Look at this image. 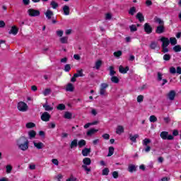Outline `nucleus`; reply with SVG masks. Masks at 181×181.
<instances>
[{
    "mask_svg": "<svg viewBox=\"0 0 181 181\" xmlns=\"http://www.w3.org/2000/svg\"><path fill=\"white\" fill-rule=\"evenodd\" d=\"M16 145L19 151L25 152L29 149V140L28 137L21 136L16 140Z\"/></svg>",
    "mask_w": 181,
    "mask_h": 181,
    "instance_id": "nucleus-1",
    "label": "nucleus"
},
{
    "mask_svg": "<svg viewBox=\"0 0 181 181\" xmlns=\"http://www.w3.org/2000/svg\"><path fill=\"white\" fill-rule=\"evenodd\" d=\"M26 13L28 15V16H30V18H37L40 16V11L33 8H28Z\"/></svg>",
    "mask_w": 181,
    "mask_h": 181,
    "instance_id": "nucleus-2",
    "label": "nucleus"
},
{
    "mask_svg": "<svg viewBox=\"0 0 181 181\" xmlns=\"http://www.w3.org/2000/svg\"><path fill=\"white\" fill-rule=\"evenodd\" d=\"M17 108L18 111H21V112H26V111H28V110L29 109V107L25 103L19 102L17 105Z\"/></svg>",
    "mask_w": 181,
    "mask_h": 181,
    "instance_id": "nucleus-3",
    "label": "nucleus"
},
{
    "mask_svg": "<svg viewBox=\"0 0 181 181\" xmlns=\"http://www.w3.org/2000/svg\"><path fill=\"white\" fill-rule=\"evenodd\" d=\"M78 77H84V74H83V69L78 70L74 76L71 78V83H76V78Z\"/></svg>",
    "mask_w": 181,
    "mask_h": 181,
    "instance_id": "nucleus-4",
    "label": "nucleus"
},
{
    "mask_svg": "<svg viewBox=\"0 0 181 181\" xmlns=\"http://www.w3.org/2000/svg\"><path fill=\"white\" fill-rule=\"evenodd\" d=\"M167 100L169 101H175V98H176V90H171L166 94Z\"/></svg>",
    "mask_w": 181,
    "mask_h": 181,
    "instance_id": "nucleus-5",
    "label": "nucleus"
},
{
    "mask_svg": "<svg viewBox=\"0 0 181 181\" xmlns=\"http://www.w3.org/2000/svg\"><path fill=\"white\" fill-rule=\"evenodd\" d=\"M160 136L162 139L164 140L168 139V141H172L174 139L173 136L169 135V132H162L160 134Z\"/></svg>",
    "mask_w": 181,
    "mask_h": 181,
    "instance_id": "nucleus-6",
    "label": "nucleus"
},
{
    "mask_svg": "<svg viewBox=\"0 0 181 181\" xmlns=\"http://www.w3.org/2000/svg\"><path fill=\"white\" fill-rule=\"evenodd\" d=\"M107 88H108V83H102L100 85V95H107Z\"/></svg>",
    "mask_w": 181,
    "mask_h": 181,
    "instance_id": "nucleus-7",
    "label": "nucleus"
},
{
    "mask_svg": "<svg viewBox=\"0 0 181 181\" xmlns=\"http://www.w3.org/2000/svg\"><path fill=\"white\" fill-rule=\"evenodd\" d=\"M33 144L36 149H43V148H45V144L42 141L35 140L33 141Z\"/></svg>",
    "mask_w": 181,
    "mask_h": 181,
    "instance_id": "nucleus-8",
    "label": "nucleus"
},
{
    "mask_svg": "<svg viewBox=\"0 0 181 181\" xmlns=\"http://www.w3.org/2000/svg\"><path fill=\"white\" fill-rule=\"evenodd\" d=\"M19 32V28L16 27V25H13L11 28V30L8 31L9 35H13L14 36H16L18 35V33Z\"/></svg>",
    "mask_w": 181,
    "mask_h": 181,
    "instance_id": "nucleus-9",
    "label": "nucleus"
},
{
    "mask_svg": "<svg viewBox=\"0 0 181 181\" xmlns=\"http://www.w3.org/2000/svg\"><path fill=\"white\" fill-rule=\"evenodd\" d=\"M138 138H139V134H129V139L131 141V142H133V144H136V139H138Z\"/></svg>",
    "mask_w": 181,
    "mask_h": 181,
    "instance_id": "nucleus-10",
    "label": "nucleus"
},
{
    "mask_svg": "<svg viewBox=\"0 0 181 181\" xmlns=\"http://www.w3.org/2000/svg\"><path fill=\"white\" fill-rule=\"evenodd\" d=\"M41 119L42 121H45V122L50 121V115L47 112H44L41 115Z\"/></svg>",
    "mask_w": 181,
    "mask_h": 181,
    "instance_id": "nucleus-11",
    "label": "nucleus"
},
{
    "mask_svg": "<svg viewBox=\"0 0 181 181\" xmlns=\"http://www.w3.org/2000/svg\"><path fill=\"white\" fill-rule=\"evenodd\" d=\"M124 131H125V127H124V126H122V125H118L116 127V134L117 135H121V134H124Z\"/></svg>",
    "mask_w": 181,
    "mask_h": 181,
    "instance_id": "nucleus-12",
    "label": "nucleus"
},
{
    "mask_svg": "<svg viewBox=\"0 0 181 181\" xmlns=\"http://www.w3.org/2000/svg\"><path fill=\"white\" fill-rule=\"evenodd\" d=\"M62 11L65 16H69V15H70V6H69L68 5H64L62 6Z\"/></svg>",
    "mask_w": 181,
    "mask_h": 181,
    "instance_id": "nucleus-13",
    "label": "nucleus"
},
{
    "mask_svg": "<svg viewBox=\"0 0 181 181\" xmlns=\"http://www.w3.org/2000/svg\"><path fill=\"white\" fill-rule=\"evenodd\" d=\"M144 31L146 32V33H147L148 35L152 33V27L151 26V25H149V23H146L144 24Z\"/></svg>",
    "mask_w": 181,
    "mask_h": 181,
    "instance_id": "nucleus-14",
    "label": "nucleus"
},
{
    "mask_svg": "<svg viewBox=\"0 0 181 181\" xmlns=\"http://www.w3.org/2000/svg\"><path fill=\"white\" fill-rule=\"evenodd\" d=\"M160 42H162L161 46H169V43H170L169 38L166 37H161L160 39Z\"/></svg>",
    "mask_w": 181,
    "mask_h": 181,
    "instance_id": "nucleus-15",
    "label": "nucleus"
},
{
    "mask_svg": "<svg viewBox=\"0 0 181 181\" xmlns=\"http://www.w3.org/2000/svg\"><path fill=\"white\" fill-rule=\"evenodd\" d=\"M45 15L47 19L50 21V19H52V17L54 15V13H53V11L52 10L47 9V12H45Z\"/></svg>",
    "mask_w": 181,
    "mask_h": 181,
    "instance_id": "nucleus-16",
    "label": "nucleus"
},
{
    "mask_svg": "<svg viewBox=\"0 0 181 181\" xmlns=\"http://www.w3.org/2000/svg\"><path fill=\"white\" fill-rule=\"evenodd\" d=\"M98 132V129H95L94 128H91L87 132H86V135L88 136H93V135H94V134H97V132Z\"/></svg>",
    "mask_w": 181,
    "mask_h": 181,
    "instance_id": "nucleus-17",
    "label": "nucleus"
},
{
    "mask_svg": "<svg viewBox=\"0 0 181 181\" xmlns=\"http://www.w3.org/2000/svg\"><path fill=\"white\" fill-rule=\"evenodd\" d=\"M156 32L160 35V33H163L165 32V25H158L156 30Z\"/></svg>",
    "mask_w": 181,
    "mask_h": 181,
    "instance_id": "nucleus-18",
    "label": "nucleus"
},
{
    "mask_svg": "<svg viewBox=\"0 0 181 181\" xmlns=\"http://www.w3.org/2000/svg\"><path fill=\"white\" fill-rule=\"evenodd\" d=\"M59 42L62 43V45H67V43H69V37L67 36L61 37L59 38Z\"/></svg>",
    "mask_w": 181,
    "mask_h": 181,
    "instance_id": "nucleus-19",
    "label": "nucleus"
},
{
    "mask_svg": "<svg viewBox=\"0 0 181 181\" xmlns=\"http://www.w3.org/2000/svg\"><path fill=\"white\" fill-rule=\"evenodd\" d=\"M90 152H91V148H85L82 150V155H83V156H88V155H90Z\"/></svg>",
    "mask_w": 181,
    "mask_h": 181,
    "instance_id": "nucleus-20",
    "label": "nucleus"
},
{
    "mask_svg": "<svg viewBox=\"0 0 181 181\" xmlns=\"http://www.w3.org/2000/svg\"><path fill=\"white\" fill-rule=\"evenodd\" d=\"M128 70H129V68L128 66H126L125 68H124V66H120L119 67V73H122V74H126Z\"/></svg>",
    "mask_w": 181,
    "mask_h": 181,
    "instance_id": "nucleus-21",
    "label": "nucleus"
},
{
    "mask_svg": "<svg viewBox=\"0 0 181 181\" xmlns=\"http://www.w3.org/2000/svg\"><path fill=\"white\" fill-rule=\"evenodd\" d=\"M83 163L85 166H90L91 165V158H85L83 159Z\"/></svg>",
    "mask_w": 181,
    "mask_h": 181,
    "instance_id": "nucleus-22",
    "label": "nucleus"
},
{
    "mask_svg": "<svg viewBox=\"0 0 181 181\" xmlns=\"http://www.w3.org/2000/svg\"><path fill=\"white\" fill-rule=\"evenodd\" d=\"M29 139H33L36 137V132L34 130H30L28 132Z\"/></svg>",
    "mask_w": 181,
    "mask_h": 181,
    "instance_id": "nucleus-23",
    "label": "nucleus"
},
{
    "mask_svg": "<svg viewBox=\"0 0 181 181\" xmlns=\"http://www.w3.org/2000/svg\"><path fill=\"white\" fill-rule=\"evenodd\" d=\"M77 145H78V140L77 139H74L71 142L69 146H70L71 149H74V148H77Z\"/></svg>",
    "mask_w": 181,
    "mask_h": 181,
    "instance_id": "nucleus-24",
    "label": "nucleus"
},
{
    "mask_svg": "<svg viewBox=\"0 0 181 181\" xmlns=\"http://www.w3.org/2000/svg\"><path fill=\"white\" fill-rule=\"evenodd\" d=\"M154 22H155V23H158V25H159V26L165 25V23L163 22V21L159 18L156 17L154 18Z\"/></svg>",
    "mask_w": 181,
    "mask_h": 181,
    "instance_id": "nucleus-25",
    "label": "nucleus"
},
{
    "mask_svg": "<svg viewBox=\"0 0 181 181\" xmlns=\"http://www.w3.org/2000/svg\"><path fill=\"white\" fill-rule=\"evenodd\" d=\"M64 118L66 119H71V118H73V114L70 112H65Z\"/></svg>",
    "mask_w": 181,
    "mask_h": 181,
    "instance_id": "nucleus-26",
    "label": "nucleus"
},
{
    "mask_svg": "<svg viewBox=\"0 0 181 181\" xmlns=\"http://www.w3.org/2000/svg\"><path fill=\"white\" fill-rule=\"evenodd\" d=\"M136 18L139 19V22H144V21H145V18L144 17L142 13H138L136 16Z\"/></svg>",
    "mask_w": 181,
    "mask_h": 181,
    "instance_id": "nucleus-27",
    "label": "nucleus"
},
{
    "mask_svg": "<svg viewBox=\"0 0 181 181\" xmlns=\"http://www.w3.org/2000/svg\"><path fill=\"white\" fill-rule=\"evenodd\" d=\"M149 47L154 50L158 47V42H156V41H152L149 45Z\"/></svg>",
    "mask_w": 181,
    "mask_h": 181,
    "instance_id": "nucleus-28",
    "label": "nucleus"
},
{
    "mask_svg": "<svg viewBox=\"0 0 181 181\" xmlns=\"http://www.w3.org/2000/svg\"><path fill=\"white\" fill-rule=\"evenodd\" d=\"M102 65H103V61L98 60L95 63V67L94 68L96 69V70H99L100 67H101Z\"/></svg>",
    "mask_w": 181,
    "mask_h": 181,
    "instance_id": "nucleus-29",
    "label": "nucleus"
},
{
    "mask_svg": "<svg viewBox=\"0 0 181 181\" xmlns=\"http://www.w3.org/2000/svg\"><path fill=\"white\" fill-rule=\"evenodd\" d=\"M87 142L84 139H81L78 141V148H83L85 145H86Z\"/></svg>",
    "mask_w": 181,
    "mask_h": 181,
    "instance_id": "nucleus-30",
    "label": "nucleus"
},
{
    "mask_svg": "<svg viewBox=\"0 0 181 181\" xmlns=\"http://www.w3.org/2000/svg\"><path fill=\"white\" fill-rule=\"evenodd\" d=\"M110 81L115 84H118L119 83V78L115 76H112Z\"/></svg>",
    "mask_w": 181,
    "mask_h": 181,
    "instance_id": "nucleus-31",
    "label": "nucleus"
},
{
    "mask_svg": "<svg viewBox=\"0 0 181 181\" xmlns=\"http://www.w3.org/2000/svg\"><path fill=\"white\" fill-rule=\"evenodd\" d=\"M67 91H74V86L72 83H68L66 87Z\"/></svg>",
    "mask_w": 181,
    "mask_h": 181,
    "instance_id": "nucleus-32",
    "label": "nucleus"
},
{
    "mask_svg": "<svg viewBox=\"0 0 181 181\" xmlns=\"http://www.w3.org/2000/svg\"><path fill=\"white\" fill-rule=\"evenodd\" d=\"M43 107L45 111H53V107L50 106L47 103L43 105Z\"/></svg>",
    "mask_w": 181,
    "mask_h": 181,
    "instance_id": "nucleus-33",
    "label": "nucleus"
},
{
    "mask_svg": "<svg viewBox=\"0 0 181 181\" xmlns=\"http://www.w3.org/2000/svg\"><path fill=\"white\" fill-rule=\"evenodd\" d=\"M35 127H36V124L33 122H28V123H26L25 124V127L28 129H30L31 128H35Z\"/></svg>",
    "mask_w": 181,
    "mask_h": 181,
    "instance_id": "nucleus-34",
    "label": "nucleus"
},
{
    "mask_svg": "<svg viewBox=\"0 0 181 181\" xmlns=\"http://www.w3.org/2000/svg\"><path fill=\"white\" fill-rule=\"evenodd\" d=\"M135 13H136V8L135 7L130 8V9L129 10V15H132V16H134Z\"/></svg>",
    "mask_w": 181,
    "mask_h": 181,
    "instance_id": "nucleus-35",
    "label": "nucleus"
},
{
    "mask_svg": "<svg viewBox=\"0 0 181 181\" xmlns=\"http://www.w3.org/2000/svg\"><path fill=\"white\" fill-rule=\"evenodd\" d=\"M56 35L58 37H62L63 35H64V31L63 30H57L56 31Z\"/></svg>",
    "mask_w": 181,
    "mask_h": 181,
    "instance_id": "nucleus-36",
    "label": "nucleus"
},
{
    "mask_svg": "<svg viewBox=\"0 0 181 181\" xmlns=\"http://www.w3.org/2000/svg\"><path fill=\"white\" fill-rule=\"evenodd\" d=\"M50 6L53 9H57V8H59V4L54 1H51Z\"/></svg>",
    "mask_w": 181,
    "mask_h": 181,
    "instance_id": "nucleus-37",
    "label": "nucleus"
},
{
    "mask_svg": "<svg viewBox=\"0 0 181 181\" xmlns=\"http://www.w3.org/2000/svg\"><path fill=\"white\" fill-rule=\"evenodd\" d=\"M170 43L172 45V46H175V45L177 44V40L175 37H170Z\"/></svg>",
    "mask_w": 181,
    "mask_h": 181,
    "instance_id": "nucleus-38",
    "label": "nucleus"
},
{
    "mask_svg": "<svg viewBox=\"0 0 181 181\" xmlns=\"http://www.w3.org/2000/svg\"><path fill=\"white\" fill-rule=\"evenodd\" d=\"M129 29H130V32L132 33L136 32V30H138V28L136 27V25L134 24L129 25Z\"/></svg>",
    "mask_w": 181,
    "mask_h": 181,
    "instance_id": "nucleus-39",
    "label": "nucleus"
},
{
    "mask_svg": "<svg viewBox=\"0 0 181 181\" xmlns=\"http://www.w3.org/2000/svg\"><path fill=\"white\" fill-rule=\"evenodd\" d=\"M50 93H52V89L50 88H46L43 92L42 94L43 95H45V97L49 95V94H50Z\"/></svg>",
    "mask_w": 181,
    "mask_h": 181,
    "instance_id": "nucleus-40",
    "label": "nucleus"
},
{
    "mask_svg": "<svg viewBox=\"0 0 181 181\" xmlns=\"http://www.w3.org/2000/svg\"><path fill=\"white\" fill-rule=\"evenodd\" d=\"M113 55L115 56V57L119 59V57H121V56H122V51L115 52L113 53Z\"/></svg>",
    "mask_w": 181,
    "mask_h": 181,
    "instance_id": "nucleus-41",
    "label": "nucleus"
},
{
    "mask_svg": "<svg viewBox=\"0 0 181 181\" xmlns=\"http://www.w3.org/2000/svg\"><path fill=\"white\" fill-rule=\"evenodd\" d=\"M114 151H115L114 147L112 146L109 147L107 156H112V155H114Z\"/></svg>",
    "mask_w": 181,
    "mask_h": 181,
    "instance_id": "nucleus-42",
    "label": "nucleus"
},
{
    "mask_svg": "<svg viewBox=\"0 0 181 181\" xmlns=\"http://www.w3.org/2000/svg\"><path fill=\"white\" fill-rule=\"evenodd\" d=\"M144 146H148V144H151V139H144L142 141Z\"/></svg>",
    "mask_w": 181,
    "mask_h": 181,
    "instance_id": "nucleus-43",
    "label": "nucleus"
},
{
    "mask_svg": "<svg viewBox=\"0 0 181 181\" xmlns=\"http://www.w3.org/2000/svg\"><path fill=\"white\" fill-rule=\"evenodd\" d=\"M90 114L92 115H93V117H95V115H97V114H98V110L97 109L95 108H90Z\"/></svg>",
    "mask_w": 181,
    "mask_h": 181,
    "instance_id": "nucleus-44",
    "label": "nucleus"
},
{
    "mask_svg": "<svg viewBox=\"0 0 181 181\" xmlns=\"http://www.w3.org/2000/svg\"><path fill=\"white\" fill-rule=\"evenodd\" d=\"M57 109H58L59 111H63L66 110V105H64V104H59L57 107Z\"/></svg>",
    "mask_w": 181,
    "mask_h": 181,
    "instance_id": "nucleus-45",
    "label": "nucleus"
},
{
    "mask_svg": "<svg viewBox=\"0 0 181 181\" xmlns=\"http://www.w3.org/2000/svg\"><path fill=\"white\" fill-rule=\"evenodd\" d=\"M109 173L110 169H108L107 168H104L102 171V175H103V176H107Z\"/></svg>",
    "mask_w": 181,
    "mask_h": 181,
    "instance_id": "nucleus-46",
    "label": "nucleus"
},
{
    "mask_svg": "<svg viewBox=\"0 0 181 181\" xmlns=\"http://www.w3.org/2000/svg\"><path fill=\"white\" fill-rule=\"evenodd\" d=\"M173 50L177 53L178 52H181V46L180 45H175L173 47Z\"/></svg>",
    "mask_w": 181,
    "mask_h": 181,
    "instance_id": "nucleus-47",
    "label": "nucleus"
},
{
    "mask_svg": "<svg viewBox=\"0 0 181 181\" xmlns=\"http://www.w3.org/2000/svg\"><path fill=\"white\" fill-rule=\"evenodd\" d=\"M66 181H78V180L77 179V177H74V175H71Z\"/></svg>",
    "mask_w": 181,
    "mask_h": 181,
    "instance_id": "nucleus-48",
    "label": "nucleus"
},
{
    "mask_svg": "<svg viewBox=\"0 0 181 181\" xmlns=\"http://www.w3.org/2000/svg\"><path fill=\"white\" fill-rule=\"evenodd\" d=\"M128 169H129V172L132 173V172H135L136 168L135 165L132 164V165H129Z\"/></svg>",
    "mask_w": 181,
    "mask_h": 181,
    "instance_id": "nucleus-49",
    "label": "nucleus"
},
{
    "mask_svg": "<svg viewBox=\"0 0 181 181\" xmlns=\"http://www.w3.org/2000/svg\"><path fill=\"white\" fill-rule=\"evenodd\" d=\"M110 76H113L115 74V71H114V66H111L109 67Z\"/></svg>",
    "mask_w": 181,
    "mask_h": 181,
    "instance_id": "nucleus-50",
    "label": "nucleus"
},
{
    "mask_svg": "<svg viewBox=\"0 0 181 181\" xmlns=\"http://www.w3.org/2000/svg\"><path fill=\"white\" fill-rule=\"evenodd\" d=\"M149 121L150 122H156V121H158V118L156 117L155 115H151L149 117Z\"/></svg>",
    "mask_w": 181,
    "mask_h": 181,
    "instance_id": "nucleus-51",
    "label": "nucleus"
},
{
    "mask_svg": "<svg viewBox=\"0 0 181 181\" xmlns=\"http://www.w3.org/2000/svg\"><path fill=\"white\" fill-rule=\"evenodd\" d=\"M171 56L169 54H165L163 56V60H165V62H169V60H170Z\"/></svg>",
    "mask_w": 181,
    "mask_h": 181,
    "instance_id": "nucleus-52",
    "label": "nucleus"
},
{
    "mask_svg": "<svg viewBox=\"0 0 181 181\" xmlns=\"http://www.w3.org/2000/svg\"><path fill=\"white\" fill-rule=\"evenodd\" d=\"M6 173H11L12 172V165H6Z\"/></svg>",
    "mask_w": 181,
    "mask_h": 181,
    "instance_id": "nucleus-53",
    "label": "nucleus"
},
{
    "mask_svg": "<svg viewBox=\"0 0 181 181\" xmlns=\"http://www.w3.org/2000/svg\"><path fill=\"white\" fill-rule=\"evenodd\" d=\"M82 168L84 169L85 171H86L87 175H88V173L91 172V168H88L87 165H82Z\"/></svg>",
    "mask_w": 181,
    "mask_h": 181,
    "instance_id": "nucleus-54",
    "label": "nucleus"
},
{
    "mask_svg": "<svg viewBox=\"0 0 181 181\" xmlns=\"http://www.w3.org/2000/svg\"><path fill=\"white\" fill-rule=\"evenodd\" d=\"M163 77V74H162V73H160V72H158V74H157L158 81H162V80H163V79H162Z\"/></svg>",
    "mask_w": 181,
    "mask_h": 181,
    "instance_id": "nucleus-55",
    "label": "nucleus"
},
{
    "mask_svg": "<svg viewBox=\"0 0 181 181\" xmlns=\"http://www.w3.org/2000/svg\"><path fill=\"white\" fill-rule=\"evenodd\" d=\"M111 18H112V14H111V13H107L105 15V19H106V21L111 20Z\"/></svg>",
    "mask_w": 181,
    "mask_h": 181,
    "instance_id": "nucleus-56",
    "label": "nucleus"
},
{
    "mask_svg": "<svg viewBox=\"0 0 181 181\" xmlns=\"http://www.w3.org/2000/svg\"><path fill=\"white\" fill-rule=\"evenodd\" d=\"M51 161H52V163L54 165V166H59V160H57V158H52Z\"/></svg>",
    "mask_w": 181,
    "mask_h": 181,
    "instance_id": "nucleus-57",
    "label": "nucleus"
},
{
    "mask_svg": "<svg viewBox=\"0 0 181 181\" xmlns=\"http://www.w3.org/2000/svg\"><path fill=\"white\" fill-rule=\"evenodd\" d=\"M170 73L171 74H176V73H177L176 68H175V67H173V66L170 67Z\"/></svg>",
    "mask_w": 181,
    "mask_h": 181,
    "instance_id": "nucleus-58",
    "label": "nucleus"
},
{
    "mask_svg": "<svg viewBox=\"0 0 181 181\" xmlns=\"http://www.w3.org/2000/svg\"><path fill=\"white\" fill-rule=\"evenodd\" d=\"M70 70H71V66L70 64H66L64 67V71L69 72Z\"/></svg>",
    "mask_w": 181,
    "mask_h": 181,
    "instance_id": "nucleus-59",
    "label": "nucleus"
},
{
    "mask_svg": "<svg viewBox=\"0 0 181 181\" xmlns=\"http://www.w3.org/2000/svg\"><path fill=\"white\" fill-rule=\"evenodd\" d=\"M142 101H144V95H139L137 97V103H142Z\"/></svg>",
    "mask_w": 181,
    "mask_h": 181,
    "instance_id": "nucleus-60",
    "label": "nucleus"
},
{
    "mask_svg": "<svg viewBox=\"0 0 181 181\" xmlns=\"http://www.w3.org/2000/svg\"><path fill=\"white\" fill-rule=\"evenodd\" d=\"M102 138H103V139H106L107 141H108V139H110V134H104L102 135Z\"/></svg>",
    "mask_w": 181,
    "mask_h": 181,
    "instance_id": "nucleus-61",
    "label": "nucleus"
},
{
    "mask_svg": "<svg viewBox=\"0 0 181 181\" xmlns=\"http://www.w3.org/2000/svg\"><path fill=\"white\" fill-rule=\"evenodd\" d=\"M92 144H93V145H98V144H100V139H95L93 140Z\"/></svg>",
    "mask_w": 181,
    "mask_h": 181,
    "instance_id": "nucleus-62",
    "label": "nucleus"
},
{
    "mask_svg": "<svg viewBox=\"0 0 181 181\" xmlns=\"http://www.w3.org/2000/svg\"><path fill=\"white\" fill-rule=\"evenodd\" d=\"M71 33H73L72 29H67L65 30V35H71Z\"/></svg>",
    "mask_w": 181,
    "mask_h": 181,
    "instance_id": "nucleus-63",
    "label": "nucleus"
},
{
    "mask_svg": "<svg viewBox=\"0 0 181 181\" xmlns=\"http://www.w3.org/2000/svg\"><path fill=\"white\" fill-rule=\"evenodd\" d=\"M0 181H9V179L6 177H0Z\"/></svg>",
    "mask_w": 181,
    "mask_h": 181,
    "instance_id": "nucleus-64",
    "label": "nucleus"
}]
</instances>
